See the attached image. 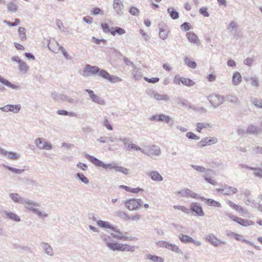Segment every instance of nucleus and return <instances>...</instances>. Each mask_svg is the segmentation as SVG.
I'll return each instance as SVG.
<instances>
[{
	"label": "nucleus",
	"instance_id": "f257e3e1",
	"mask_svg": "<svg viewBox=\"0 0 262 262\" xmlns=\"http://www.w3.org/2000/svg\"><path fill=\"white\" fill-rule=\"evenodd\" d=\"M107 247L113 251L129 252H134L137 246L130 245L127 244H122L120 243H108Z\"/></svg>",
	"mask_w": 262,
	"mask_h": 262
},
{
	"label": "nucleus",
	"instance_id": "f03ea898",
	"mask_svg": "<svg viewBox=\"0 0 262 262\" xmlns=\"http://www.w3.org/2000/svg\"><path fill=\"white\" fill-rule=\"evenodd\" d=\"M173 82L175 84L180 85L182 84L184 85L187 86H192L195 84V82L190 78L180 77L179 76H176L173 79Z\"/></svg>",
	"mask_w": 262,
	"mask_h": 262
},
{
	"label": "nucleus",
	"instance_id": "7ed1b4c3",
	"mask_svg": "<svg viewBox=\"0 0 262 262\" xmlns=\"http://www.w3.org/2000/svg\"><path fill=\"white\" fill-rule=\"evenodd\" d=\"M125 204L129 210H133L141 207L142 202L140 199H132L126 201Z\"/></svg>",
	"mask_w": 262,
	"mask_h": 262
},
{
	"label": "nucleus",
	"instance_id": "20e7f679",
	"mask_svg": "<svg viewBox=\"0 0 262 262\" xmlns=\"http://www.w3.org/2000/svg\"><path fill=\"white\" fill-rule=\"evenodd\" d=\"M13 61H15L18 63V70L22 74H26L28 72L29 69V66L27 64L21 60L18 56H14L12 58Z\"/></svg>",
	"mask_w": 262,
	"mask_h": 262
},
{
	"label": "nucleus",
	"instance_id": "39448f33",
	"mask_svg": "<svg viewBox=\"0 0 262 262\" xmlns=\"http://www.w3.org/2000/svg\"><path fill=\"white\" fill-rule=\"evenodd\" d=\"M206 239L215 247H217L221 245H225L226 243L225 241H221L217 238L213 234H209L207 235L206 236Z\"/></svg>",
	"mask_w": 262,
	"mask_h": 262
},
{
	"label": "nucleus",
	"instance_id": "423d86ee",
	"mask_svg": "<svg viewBox=\"0 0 262 262\" xmlns=\"http://www.w3.org/2000/svg\"><path fill=\"white\" fill-rule=\"evenodd\" d=\"M208 99L210 103L214 107L219 106L224 102L223 97L219 95H211L209 96Z\"/></svg>",
	"mask_w": 262,
	"mask_h": 262
},
{
	"label": "nucleus",
	"instance_id": "0eeeda50",
	"mask_svg": "<svg viewBox=\"0 0 262 262\" xmlns=\"http://www.w3.org/2000/svg\"><path fill=\"white\" fill-rule=\"evenodd\" d=\"M100 75L102 78L108 80L111 82H120L122 80V79L120 78L117 76H114L110 75V74L108 72H107L105 70H102L100 72Z\"/></svg>",
	"mask_w": 262,
	"mask_h": 262
},
{
	"label": "nucleus",
	"instance_id": "6e6552de",
	"mask_svg": "<svg viewBox=\"0 0 262 262\" xmlns=\"http://www.w3.org/2000/svg\"><path fill=\"white\" fill-rule=\"evenodd\" d=\"M217 139L215 138H209L208 137H206L203 138L200 142L198 143L199 147L202 148L208 145H211L215 144L217 142Z\"/></svg>",
	"mask_w": 262,
	"mask_h": 262
},
{
	"label": "nucleus",
	"instance_id": "1a4fd4ad",
	"mask_svg": "<svg viewBox=\"0 0 262 262\" xmlns=\"http://www.w3.org/2000/svg\"><path fill=\"white\" fill-rule=\"evenodd\" d=\"M20 105H6L3 107H0V109L6 112H12L14 113H18L20 109Z\"/></svg>",
	"mask_w": 262,
	"mask_h": 262
},
{
	"label": "nucleus",
	"instance_id": "9d476101",
	"mask_svg": "<svg viewBox=\"0 0 262 262\" xmlns=\"http://www.w3.org/2000/svg\"><path fill=\"white\" fill-rule=\"evenodd\" d=\"M186 36L188 41L193 44L199 45L200 44V39L194 32L190 31L186 34Z\"/></svg>",
	"mask_w": 262,
	"mask_h": 262
},
{
	"label": "nucleus",
	"instance_id": "9b49d317",
	"mask_svg": "<svg viewBox=\"0 0 262 262\" xmlns=\"http://www.w3.org/2000/svg\"><path fill=\"white\" fill-rule=\"evenodd\" d=\"M228 217H230L232 221L235 222L243 226H249L250 224L249 223V220L239 218L236 216L233 215L232 214H228Z\"/></svg>",
	"mask_w": 262,
	"mask_h": 262
},
{
	"label": "nucleus",
	"instance_id": "f8f14e48",
	"mask_svg": "<svg viewBox=\"0 0 262 262\" xmlns=\"http://www.w3.org/2000/svg\"><path fill=\"white\" fill-rule=\"evenodd\" d=\"M113 8L118 14H121L123 10V2L121 0H114Z\"/></svg>",
	"mask_w": 262,
	"mask_h": 262
},
{
	"label": "nucleus",
	"instance_id": "ddd939ff",
	"mask_svg": "<svg viewBox=\"0 0 262 262\" xmlns=\"http://www.w3.org/2000/svg\"><path fill=\"white\" fill-rule=\"evenodd\" d=\"M35 144L40 149H50L52 148L50 143L45 142L41 138H37L35 141Z\"/></svg>",
	"mask_w": 262,
	"mask_h": 262
},
{
	"label": "nucleus",
	"instance_id": "4468645a",
	"mask_svg": "<svg viewBox=\"0 0 262 262\" xmlns=\"http://www.w3.org/2000/svg\"><path fill=\"white\" fill-rule=\"evenodd\" d=\"M86 91L89 93L92 101L95 103H98L101 105L105 104V101L101 99L98 96L95 94L94 92L91 90H86Z\"/></svg>",
	"mask_w": 262,
	"mask_h": 262
},
{
	"label": "nucleus",
	"instance_id": "2eb2a0df",
	"mask_svg": "<svg viewBox=\"0 0 262 262\" xmlns=\"http://www.w3.org/2000/svg\"><path fill=\"white\" fill-rule=\"evenodd\" d=\"M40 245L46 254L50 256H53L54 255L53 250L48 243L41 242L40 243Z\"/></svg>",
	"mask_w": 262,
	"mask_h": 262
},
{
	"label": "nucleus",
	"instance_id": "dca6fc26",
	"mask_svg": "<svg viewBox=\"0 0 262 262\" xmlns=\"http://www.w3.org/2000/svg\"><path fill=\"white\" fill-rule=\"evenodd\" d=\"M212 127L211 124L207 122H198L196 124V131L201 133L203 130L210 128Z\"/></svg>",
	"mask_w": 262,
	"mask_h": 262
},
{
	"label": "nucleus",
	"instance_id": "f3484780",
	"mask_svg": "<svg viewBox=\"0 0 262 262\" xmlns=\"http://www.w3.org/2000/svg\"><path fill=\"white\" fill-rule=\"evenodd\" d=\"M151 120L163 121L168 123L170 121V118L168 116H166L163 114H160L158 115H154L151 117Z\"/></svg>",
	"mask_w": 262,
	"mask_h": 262
},
{
	"label": "nucleus",
	"instance_id": "a211bd4d",
	"mask_svg": "<svg viewBox=\"0 0 262 262\" xmlns=\"http://www.w3.org/2000/svg\"><path fill=\"white\" fill-rule=\"evenodd\" d=\"M237 192V190L236 188L231 186H225L222 189V192L228 195L235 194Z\"/></svg>",
	"mask_w": 262,
	"mask_h": 262
},
{
	"label": "nucleus",
	"instance_id": "6ab92c4d",
	"mask_svg": "<svg viewBox=\"0 0 262 262\" xmlns=\"http://www.w3.org/2000/svg\"><path fill=\"white\" fill-rule=\"evenodd\" d=\"M125 33L126 31L124 29L119 27L112 28L111 32V34L113 36H115L116 35H121L124 34Z\"/></svg>",
	"mask_w": 262,
	"mask_h": 262
},
{
	"label": "nucleus",
	"instance_id": "aec40b11",
	"mask_svg": "<svg viewBox=\"0 0 262 262\" xmlns=\"http://www.w3.org/2000/svg\"><path fill=\"white\" fill-rule=\"evenodd\" d=\"M112 230L115 231V233H111V236L120 240H122L123 239L122 237H123L124 235H123V233L121 232L119 229L116 227H114Z\"/></svg>",
	"mask_w": 262,
	"mask_h": 262
},
{
	"label": "nucleus",
	"instance_id": "412c9836",
	"mask_svg": "<svg viewBox=\"0 0 262 262\" xmlns=\"http://www.w3.org/2000/svg\"><path fill=\"white\" fill-rule=\"evenodd\" d=\"M97 224L99 227L103 228L111 229L113 230V229H114V226L111 225L108 222L101 220L97 221Z\"/></svg>",
	"mask_w": 262,
	"mask_h": 262
},
{
	"label": "nucleus",
	"instance_id": "4be33fe9",
	"mask_svg": "<svg viewBox=\"0 0 262 262\" xmlns=\"http://www.w3.org/2000/svg\"><path fill=\"white\" fill-rule=\"evenodd\" d=\"M148 175L154 181H161L163 180L162 177L156 171H151Z\"/></svg>",
	"mask_w": 262,
	"mask_h": 262
},
{
	"label": "nucleus",
	"instance_id": "5701e85b",
	"mask_svg": "<svg viewBox=\"0 0 262 262\" xmlns=\"http://www.w3.org/2000/svg\"><path fill=\"white\" fill-rule=\"evenodd\" d=\"M99 71V69L96 66L93 67L90 65H86L84 72H87L90 74H96Z\"/></svg>",
	"mask_w": 262,
	"mask_h": 262
},
{
	"label": "nucleus",
	"instance_id": "b1692460",
	"mask_svg": "<svg viewBox=\"0 0 262 262\" xmlns=\"http://www.w3.org/2000/svg\"><path fill=\"white\" fill-rule=\"evenodd\" d=\"M0 82L13 89H18V86L11 83L8 80L0 76Z\"/></svg>",
	"mask_w": 262,
	"mask_h": 262
},
{
	"label": "nucleus",
	"instance_id": "393cba45",
	"mask_svg": "<svg viewBox=\"0 0 262 262\" xmlns=\"http://www.w3.org/2000/svg\"><path fill=\"white\" fill-rule=\"evenodd\" d=\"M146 258L154 262H164V259L162 257L156 255H152L150 254L146 255Z\"/></svg>",
	"mask_w": 262,
	"mask_h": 262
},
{
	"label": "nucleus",
	"instance_id": "a878e982",
	"mask_svg": "<svg viewBox=\"0 0 262 262\" xmlns=\"http://www.w3.org/2000/svg\"><path fill=\"white\" fill-rule=\"evenodd\" d=\"M191 210L195 213H202V208L201 205L197 203H193L190 206Z\"/></svg>",
	"mask_w": 262,
	"mask_h": 262
},
{
	"label": "nucleus",
	"instance_id": "bb28decb",
	"mask_svg": "<svg viewBox=\"0 0 262 262\" xmlns=\"http://www.w3.org/2000/svg\"><path fill=\"white\" fill-rule=\"evenodd\" d=\"M179 239L184 243H190L193 241V238L188 235L180 234L178 236Z\"/></svg>",
	"mask_w": 262,
	"mask_h": 262
},
{
	"label": "nucleus",
	"instance_id": "cd10ccee",
	"mask_svg": "<svg viewBox=\"0 0 262 262\" xmlns=\"http://www.w3.org/2000/svg\"><path fill=\"white\" fill-rule=\"evenodd\" d=\"M242 81V77L238 72L235 73L233 75L232 82L234 85H238Z\"/></svg>",
	"mask_w": 262,
	"mask_h": 262
},
{
	"label": "nucleus",
	"instance_id": "c85d7f7f",
	"mask_svg": "<svg viewBox=\"0 0 262 262\" xmlns=\"http://www.w3.org/2000/svg\"><path fill=\"white\" fill-rule=\"evenodd\" d=\"M88 159L95 166L102 167L103 163L98 159L93 156H89Z\"/></svg>",
	"mask_w": 262,
	"mask_h": 262
},
{
	"label": "nucleus",
	"instance_id": "c756f323",
	"mask_svg": "<svg viewBox=\"0 0 262 262\" xmlns=\"http://www.w3.org/2000/svg\"><path fill=\"white\" fill-rule=\"evenodd\" d=\"M124 216L123 219L125 220L137 221L140 219V216L139 214L135 215H129L128 214H122Z\"/></svg>",
	"mask_w": 262,
	"mask_h": 262
},
{
	"label": "nucleus",
	"instance_id": "7c9ffc66",
	"mask_svg": "<svg viewBox=\"0 0 262 262\" xmlns=\"http://www.w3.org/2000/svg\"><path fill=\"white\" fill-rule=\"evenodd\" d=\"M168 12L169 13L170 17L172 19H177L179 17V13L173 8H169L167 9Z\"/></svg>",
	"mask_w": 262,
	"mask_h": 262
},
{
	"label": "nucleus",
	"instance_id": "2f4dec72",
	"mask_svg": "<svg viewBox=\"0 0 262 262\" xmlns=\"http://www.w3.org/2000/svg\"><path fill=\"white\" fill-rule=\"evenodd\" d=\"M161 151L159 148L152 146L150 148V153L148 156H158L160 155Z\"/></svg>",
	"mask_w": 262,
	"mask_h": 262
},
{
	"label": "nucleus",
	"instance_id": "473e14b6",
	"mask_svg": "<svg viewBox=\"0 0 262 262\" xmlns=\"http://www.w3.org/2000/svg\"><path fill=\"white\" fill-rule=\"evenodd\" d=\"M206 203L211 206L213 207H221V204L219 202L210 199H207L205 200Z\"/></svg>",
	"mask_w": 262,
	"mask_h": 262
},
{
	"label": "nucleus",
	"instance_id": "72a5a7b5",
	"mask_svg": "<svg viewBox=\"0 0 262 262\" xmlns=\"http://www.w3.org/2000/svg\"><path fill=\"white\" fill-rule=\"evenodd\" d=\"M168 249L170 250L177 253L182 254L183 252L182 250L176 245L169 243Z\"/></svg>",
	"mask_w": 262,
	"mask_h": 262
},
{
	"label": "nucleus",
	"instance_id": "f704fd0d",
	"mask_svg": "<svg viewBox=\"0 0 262 262\" xmlns=\"http://www.w3.org/2000/svg\"><path fill=\"white\" fill-rule=\"evenodd\" d=\"M154 98L157 100L167 101L168 100V96L166 95L160 94L158 93L154 94Z\"/></svg>",
	"mask_w": 262,
	"mask_h": 262
},
{
	"label": "nucleus",
	"instance_id": "c9c22d12",
	"mask_svg": "<svg viewBox=\"0 0 262 262\" xmlns=\"http://www.w3.org/2000/svg\"><path fill=\"white\" fill-rule=\"evenodd\" d=\"M5 219H10L15 222H19L20 217L16 214H6Z\"/></svg>",
	"mask_w": 262,
	"mask_h": 262
},
{
	"label": "nucleus",
	"instance_id": "e433bc0d",
	"mask_svg": "<svg viewBox=\"0 0 262 262\" xmlns=\"http://www.w3.org/2000/svg\"><path fill=\"white\" fill-rule=\"evenodd\" d=\"M114 169L116 171L120 172L124 174H128L129 173V170L125 167L122 166H119L117 165H115Z\"/></svg>",
	"mask_w": 262,
	"mask_h": 262
},
{
	"label": "nucleus",
	"instance_id": "4c0bfd02",
	"mask_svg": "<svg viewBox=\"0 0 262 262\" xmlns=\"http://www.w3.org/2000/svg\"><path fill=\"white\" fill-rule=\"evenodd\" d=\"M18 33L21 40L24 41L26 40V29L24 28L20 27L18 29Z\"/></svg>",
	"mask_w": 262,
	"mask_h": 262
},
{
	"label": "nucleus",
	"instance_id": "58836bf2",
	"mask_svg": "<svg viewBox=\"0 0 262 262\" xmlns=\"http://www.w3.org/2000/svg\"><path fill=\"white\" fill-rule=\"evenodd\" d=\"M6 156L8 157V159L11 160H17L19 158V155L15 152H8L7 151Z\"/></svg>",
	"mask_w": 262,
	"mask_h": 262
},
{
	"label": "nucleus",
	"instance_id": "ea45409f",
	"mask_svg": "<svg viewBox=\"0 0 262 262\" xmlns=\"http://www.w3.org/2000/svg\"><path fill=\"white\" fill-rule=\"evenodd\" d=\"M7 8L9 11L11 12H16L17 10V6L15 3L10 2L8 4Z\"/></svg>",
	"mask_w": 262,
	"mask_h": 262
},
{
	"label": "nucleus",
	"instance_id": "a19ab883",
	"mask_svg": "<svg viewBox=\"0 0 262 262\" xmlns=\"http://www.w3.org/2000/svg\"><path fill=\"white\" fill-rule=\"evenodd\" d=\"M168 33V31L167 30L161 28L160 29V32H159L160 37L161 39L164 40L167 38Z\"/></svg>",
	"mask_w": 262,
	"mask_h": 262
},
{
	"label": "nucleus",
	"instance_id": "79ce46f5",
	"mask_svg": "<svg viewBox=\"0 0 262 262\" xmlns=\"http://www.w3.org/2000/svg\"><path fill=\"white\" fill-rule=\"evenodd\" d=\"M185 62L189 67L191 68L194 69L196 67V63L188 58H186L185 59Z\"/></svg>",
	"mask_w": 262,
	"mask_h": 262
},
{
	"label": "nucleus",
	"instance_id": "37998d69",
	"mask_svg": "<svg viewBox=\"0 0 262 262\" xmlns=\"http://www.w3.org/2000/svg\"><path fill=\"white\" fill-rule=\"evenodd\" d=\"M11 198L15 202H21L22 201V198L20 195L16 193H13L10 194Z\"/></svg>",
	"mask_w": 262,
	"mask_h": 262
},
{
	"label": "nucleus",
	"instance_id": "c03bdc74",
	"mask_svg": "<svg viewBox=\"0 0 262 262\" xmlns=\"http://www.w3.org/2000/svg\"><path fill=\"white\" fill-rule=\"evenodd\" d=\"M101 27L104 32L111 33L112 28H110L108 24L106 23H103L101 24Z\"/></svg>",
	"mask_w": 262,
	"mask_h": 262
},
{
	"label": "nucleus",
	"instance_id": "a18cd8bd",
	"mask_svg": "<svg viewBox=\"0 0 262 262\" xmlns=\"http://www.w3.org/2000/svg\"><path fill=\"white\" fill-rule=\"evenodd\" d=\"M57 114L60 115H69L70 116H76V114L73 112H68L65 110H59L57 112Z\"/></svg>",
	"mask_w": 262,
	"mask_h": 262
},
{
	"label": "nucleus",
	"instance_id": "49530a36",
	"mask_svg": "<svg viewBox=\"0 0 262 262\" xmlns=\"http://www.w3.org/2000/svg\"><path fill=\"white\" fill-rule=\"evenodd\" d=\"M5 167L7 169H8V170H9L10 171H11L15 173H17V174L21 173L24 171V169H17V168H13V167H10L9 166H6Z\"/></svg>",
	"mask_w": 262,
	"mask_h": 262
},
{
	"label": "nucleus",
	"instance_id": "de8ad7c7",
	"mask_svg": "<svg viewBox=\"0 0 262 262\" xmlns=\"http://www.w3.org/2000/svg\"><path fill=\"white\" fill-rule=\"evenodd\" d=\"M228 235H231V236L233 237L235 239L238 241L243 242V240L244 239V238H242V235L233 232H231Z\"/></svg>",
	"mask_w": 262,
	"mask_h": 262
},
{
	"label": "nucleus",
	"instance_id": "09e8293b",
	"mask_svg": "<svg viewBox=\"0 0 262 262\" xmlns=\"http://www.w3.org/2000/svg\"><path fill=\"white\" fill-rule=\"evenodd\" d=\"M4 23L6 24L7 25H8L9 26H12H12H16L18 25H19V24L20 23V20L18 18H15L14 19V21L13 23H11V22L8 21V20H5L4 21Z\"/></svg>",
	"mask_w": 262,
	"mask_h": 262
},
{
	"label": "nucleus",
	"instance_id": "8fccbe9b",
	"mask_svg": "<svg viewBox=\"0 0 262 262\" xmlns=\"http://www.w3.org/2000/svg\"><path fill=\"white\" fill-rule=\"evenodd\" d=\"M144 79L148 83H157L159 81V78L158 77H154V78H148L147 77H144Z\"/></svg>",
	"mask_w": 262,
	"mask_h": 262
},
{
	"label": "nucleus",
	"instance_id": "3c124183",
	"mask_svg": "<svg viewBox=\"0 0 262 262\" xmlns=\"http://www.w3.org/2000/svg\"><path fill=\"white\" fill-rule=\"evenodd\" d=\"M186 137L189 139L198 140L200 137L192 132H188L186 134Z\"/></svg>",
	"mask_w": 262,
	"mask_h": 262
},
{
	"label": "nucleus",
	"instance_id": "603ef678",
	"mask_svg": "<svg viewBox=\"0 0 262 262\" xmlns=\"http://www.w3.org/2000/svg\"><path fill=\"white\" fill-rule=\"evenodd\" d=\"M100 238L105 243L106 246L108 243H111L110 242L111 241V237L110 236L106 234H102L101 235Z\"/></svg>",
	"mask_w": 262,
	"mask_h": 262
},
{
	"label": "nucleus",
	"instance_id": "864d4df0",
	"mask_svg": "<svg viewBox=\"0 0 262 262\" xmlns=\"http://www.w3.org/2000/svg\"><path fill=\"white\" fill-rule=\"evenodd\" d=\"M91 12L93 15L103 14V11L99 8H93Z\"/></svg>",
	"mask_w": 262,
	"mask_h": 262
},
{
	"label": "nucleus",
	"instance_id": "5fc2aeb1",
	"mask_svg": "<svg viewBox=\"0 0 262 262\" xmlns=\"http://www.w3.org/2000/svg\"><path fill=\"white\" fill-rule=\"evenodd\" d=\"M169 243H170L166 241H161L158 242L157 243V245L160 247H163L168 249V247L169 246Z\"/></svg>",
	"mask_w": 262,
	"mask_h": 262
},
{
	"label": "nucleus",
	"instance_id": "6e6d98bb",
	"mask_svg": "<svg viewBox=\"0 0 262 262\" xmlns=\"http://www.w3.org/2000/svg\"><path fill=\"white\" fill-rule=\"evenodd\" d=\"M103 125L108 130H112L113 129V127L111 125L110 121L106 118L104 120Z\"/></svg>",
	"mask_w": 262,
	"mask_h": 262
},
{
	"label": "nucleus",
	"instance_id": "4d7b16f0",
	"mask_svg": "<svg viewBox=\"0 0 262 262\" xmlns=\"http://www.w3.org/2000/svg\"><path fill=\"white\" fill-rule=\"evenodd\" d=\"M251 84L254 86L258 87L259 86V81L257 78L251 77L250 78Z\"/></svg>",
	"mask_w": 262,
	"mask_h": 262
},
{
	"label": "nucleus",
	"instance_id": "13d9d810",
	"mask_svg": "<svg viewBox=\"0 0 262 262\" xmlns=\"http://www.w3.org/2000/svg\"><path fill=\"white\" fill-rule=\"evenodd\" d=\"M77 175L78 177V178L81 180V181L84 183L88 184L89 183L88 179L84 176L83 174L78 173Z\"/></svg>",
	"mask_w": 262,
	"mask_h": 262
},
{
	"label": "nucleus",
	"instance_id": "bf43d9fd",
	"mask_svg": "<svg viewBox=\"0 0 262 262\" xmlns=\"http://www.w3.org/2000/svg\"><path fill=\"white\" fill-rule=\"evenodd\" d=\"M253 103L257 107L262 108V100L254 99Z\"/></svg>",
	"mask_w": 262,
	"mask_h": 262
},
{
	"label": "nucleus",
	"instance_id": "052dcab7",
	"mask_svg": "<svg viewBox=\"0 0 262 262\" xmlns=\"http://www.w3.org/2000/svg\"><path fill=\"white\" fill-rule=\"evenodd\" d=\"M200 13L202 14L204 16H208L209 13L207 12V8H201L199 10Z\"/></svg>",
	"mask_w": 262,
	"mask_h": 262
},
{
	"label": "nucleus",
	"instance_id": "680f3d73",
	"mask_svg": "<svg viewBox=\"0 0 262 262\" xmlns=\"http://www.w3.org/2000/svg\"><path fill=\"white\" fill-rule=\"evenodd\" d=\"M129 13L132 15H138L139 13V10L134 7H132L130 8Z\"/></svg>",
	"mask_w": 262,
	"mask_h": 262
},
{
	"label": "nucleus",
	"instance_id": "e2e57ef3",
	"mask_svg": "<svg viewBox=\"0 0 262 262\" xmlns=\"http://www.w3.org/2000/svg\"><path fill=\"white\" fill-rule=\"evenodd\" d=\"M181 28L182 30L187 31L190 29V26L188 23H184L181 25Z\"/></svg>",
	"mask_w": 262,
	"mask_h": 262
},
{
	"label": "nucleus",
	"instance_id": "0e129e2a",
	"mask_svg": "<svg viewBox=\"0 0 262 262\" xmlns=\"http://www.w3.org/2000/svg\"><path fill=\"white\" fill-rule=\"evenodd\" d=\"M254 174L256 177H258L259 178H262V169H261V168L255 169Z\"/></svg>",
	"mask_w": 262,
	"mask_h": 262
},
{
	"label": "nucleus",
	"instance_id": "69168bd1",
	"mask_svg": "<svg viewBox=\"0 0 262 262\" xmlns=\"http://www.w3.org/2000/svg\"><path fill=\"white\" fill-rule=\"evenodd\" d=\"M143 191H144V189L143 188H139V187H137V188H131V191H130V192L137 194V193H138L139 192H143Z\"/></svg>",
	"mask_w": 262,
	"mask_h": 262
},
{
	"label": "nucleus",
	"instance_id": "338daca9",
	"mask_svg": "<svg viewBox=\"0 0 262 262\" xmlns=\"http://www.w3.org/2000/svg\"><path fill=\"white\" fill-rule=\"evenodd\" d=\"M192 167L196 170L200 172L205 171V168L201 166L192 165Z\"/></svg>",
	"mask_w": 262,
	"mask_h": 262
},
{
	"label": "nucleus",
	"instance_id": "774afa93",
	"mask_svg": "<svg viewBox=\"0 0 262 262\" xmlns=\"http://www.w3.org/2000/svg\"><path fill=\"white\" fill-rule=\"evenodd\" d=\"M129 149H133L136 150H141V149L138 145L134 144H130L128 146Z\"/></svg>",
	"mask_w": 262,
	"mask_h": 262
}]
</instances>
